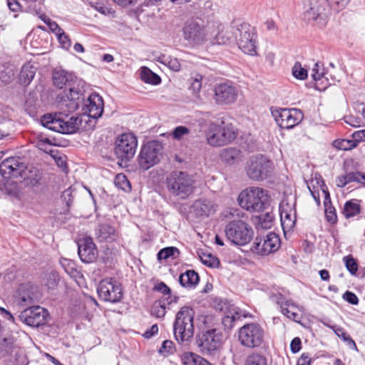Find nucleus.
Listing matches in <instances>:
<instances>
[{
    "mask_svg": "<svg viewBox=\"0 0 365 365\" xmlns=\"http://www.w3.org/2000/svg\"><path fill=\"white\" fill-rule=\"evenodd\" d=\"M59 113H46L41 118V125L48 130L61 134H73L78 129L81 119L78 117H71L68 120V114L76 111L84 101V94L79 88L73 85L57 97Z\"/></svg>",
    "mask_w": 365,
    "mask_h": 365,
    "instance_id": "f257e3e1",
    "label": "nucleus"
},
{
    "mask_svg": "<svg viewBox=\"0 0 365 365\" xmlns=\"http://www.w3.org/2000/svg\"><path fill=\"white\" fill-rule=\"evenodd\" d=\"M225 338L221 331L215 328L201 330L196 336L195 342L199 351L205 356H218Z\"/></svg>",
    "mask_w": 365,
    "mask_h": 365,
    "instance_id": "f03ea898",
    "label": "nucleus"
},
{
    "mask_svg": "<svg viewBox=\"0 0 365 365\" xmlns=\"http://www.w3.org/2000/svg\"><path fill=\"white\" fill-rule=\"evenodd\" d=\"M195 183L193 176L183 171H173L166 178L168 190L173 196L182 200L193 192Z\"/></svg>",
    "mask_w": 365,
    "mask_h": 365,
    "instance_id": "7ed1b4c3",
    "label": "nucleus"
},
{
    "mask_svg": "<svg viewBox=\"0 0 365 365\" xmlns=\"http://www.w3.org/2000/svg\"><path fill=\"white\" fill-rule=\"evenodd\" d=\"M194 310L189 307H182L177 312L173 325L174 335L177 341H190L194 334Z\"/></svg>",
    "mask_w": 365,
    "mask_h": 365,
    "instance_id": "20e7f679",
    "label": "nucleus"
},
{
    "mask_svg": "<svg viewBox=\"0 0 365 365\" xmlns=\"http://www.w3.org/2000/svg\"><path fill=\"white\" fill-rule=\"evenodd\" d=\"M269 299L277 304L280 312L290 320L299 323L304 309L292 299L288 298L282 291L274 290L269 294Z\"/></svg>",
    "mask_w": 365,
    "mask_h": 365,
    "instance_id": "39448f33",
    "label": "nucleus"
},
{
    "mask_svg": "<svg viewBox=\"0 0 365 365\" xmlns=\"http://www.w3.org/2000/svg\"><path fill=\"white\" fill-rule=\"evenodd\" d=\"M68 140L66 138H41L36 143V147L44 153L50 154L56 164L63 171H67L66 156L59 154L56 147H66Z\"/></svg>",
    "mask_w": 365,
    "mask_h": 365,
    "instance_id": "423d86ee",
    "label": "nucleus"
},
{
    "mask_svg": "<svg viewBox=\"0 0 365 365\" xmlns=\"http://www.w3.org/2000/svg\"><path fill=\"white\" fill-rule=\"evenodd\" d=\"M163 145L156 140H152L143 144L138 157V163L143 170H148L160 161Z\"/></svg>",
    "mask_w": 365,
    "mask_h": 365,
    "instance_id": "0eeeda50",
    "label": "nucleus"
},
{
    "mask_svg": "<svg viewBox=\"0 0 365 365\" xmlns=\"http://www.w3.org/2000/svg\"><path fill=\"white\" fill-rule=\"evenodd\" d=\"M280 245V238L274 232L256 235L252 252L262 257L267 256L277 251Z\"/></svg>",
    "mask_w": 365,
    "mask_h": 365,
    "instance_id": "6e6552de",
    "label": "nucleus"
},
{
    "mask_svg": "<svg viewBox=\"0 0 365 365\" xmlns=\"http://www.w3.org/2000/svg\"><path fill=\"white\" fill-rule=\"evenodd\" d=\"M182 36L185 41L192 45H200L205 43L211 36L207 26L195 21H187L182 29Z\"/></svg>",
    "mask_w": 365,
    "mask_h": 365,
    "instance_id": "1a4fd4ad",
    "label": "nucleus"
},
{
    "mask_svg": "<svg viewBox=\"0 0 365 365\" xmlns=\"http://www.w3.org/2000/svg\"><path fill=\"white\" fill-rule=\"evenodd\" d=\"M277 125L285 129H291L298 125L304 118V114L297 108H279L272 111Z\"/></svg>",
    "mask_w": 365,
    "mask_h": 365,
    "instance_id": "9d476101",
    "label": "nucleus"
},
{
    "mask_svg": "<svg viewBox=\"0 0 365 365\" xmlns=\"http://www.w3.org/2000/svg\"><path fill=\"white\" fill-rule=\"evenodd\" d=\"M98 297L105 302L116 303L123 297L120 284L111 279L101 281L97 289Z\"/></svg>",
    "mask_w": 365,
    "mask_h": 365,
    "instance_id": "9b49d317",
    "label": "nucleus"
},
{
    "mask_svg": "<svg viewBox=\"0 0 365 365\" xmlns=\"http://www.w3.org/2000/svg\"><path fill=\"white\" fill-rule=\"evenodd\" d=\"M225 235L230 242L237 245H246L250 240L248 225L242 220L230 222L226 226Z\"/></svg>",
    "mask_w": 365,
    "mask_h": 365,
    "instance_id": "f8f14e48",
    "label": "nucleus"
},
{
    "mask_svg": "<svg viewBox=\"0 0 365 365\" xmlns=\"http://www.w3.org/2000/svg\"><path fill=\"white\" fill-rule=\"evenodd\" d=\"M26 169V163L19 157L8 158L0 164V174L5 179L22 178Z\"/></svg>",
    "mask_w": 365,
    "mask_h": 365,
    "instance_id": "ddd939ff",
    "label": "nucleus"
},
{
    "mask_svg": "<svg viewBox=\"0 0 365 365\" xmlns=\"http://www.w3.org/2000/svg\"><path fill=\"white\" fill-rule=\"evenodd\" d=\"M48 317V311L40 307L35 306L25 309L19 316V320L31 327H38L43 325Z\"/></svg>",
    "mask_w": 365,
    "mask_h": 365,
    "instance_id": "4468645a",
    "label": "nucleus"
},
{
    "mask_svg": "<svg viewBox=\"0 0 365 365\" xmlns=\"http://www.w3.org/2000/svg\"><path fill=\"white\" fill-rule=\"evenodd\" d=\"M41 295L32 284H21L14 294V302L19 306H27L38 302Z\"/></svg>",
    "mask_w": 365,
    "mask_h": 365,
    "instance_id": "2eb2a0df",
    "label": "nucleus"
},
{
    "mask_svg": "<svg viewBox=\"0 0 365 365\" xmlns=\"http://www.w3.org/2000/svg\"><path fill=\"white\" fill-rule=\"evenodd\" d=\"M274 218L271 208L252 212V224L255 225L256 235H263L269 232L274 225Z\"/></svg>",
    "mask_w": 365,
    "mask_h": 365,
    "instance_id": "dca6fc26",
    "label": "nucleus"
},
{
    "mask_svg": "<svg viewBox=\"0 0 365 365\" xmlns=\"http://www.w3.org/2000/svg\"><path fill=\"white\" fill-rule=\"evenodd\" d=\"M237 97V88L231 82L220 83L215 88V100L218 105L233 103Z\"/></svg>",
    "mask_w": 365,
    "mask_h": 365,
    "instance_id": "f3484780",
    "label": "nucleus"
},
{
    "mask_svg": "<svg viewBox=\"0 0 365 365\" xmlns=\"http://www.w3.org/2000/svg\"><path fill=\"white\" fill-rule=\"evenodd\" d=\"M137 146V138H116L115 153L122 161L128 160L134 156Z\"/></svg>",
    "mask_w": 365,
    "mask_h": 365,
    "instance_id": "a211bd4d",
    "label": "nucleus"
},
{
    "mask_svg": "<svg viewBox=\"0 0 365 365\" xmlns=\"http://www.w3.org/2000/svg\"><path fill=\"white\" fill-rule=\"evenodd\" d=\"M78 253L82 262L91 263L98 257V250L91 237L81 238L78 241Z\"/></svg>",
    "mask_w": 365,
    "mask_h": 365,
    "instance_id": "6ab92c4d",
    "label": "nucleus"
},
{
    "mask_svg": "<svg viewBox=\"0 0 365 365\" xmlns=\"http://www.w3.org/2000/svg\"><path fill=\"white\" fill-rule=\"evenodd\" d=\"M273 169L272 163L262 155H258L252 160V180L267 178Z\"/></svg>",
    "mask_w": 365,
    "mask_h": 365,
    "instance_id": "aec40b11",
    "label": "nucleus"
},
{
    "mask_svg": "<svg viewBox=\"0 0 365 365\" xmlns=\"http://www.w3.org/2000/svg\"><path fill=\"white\" fill-rule=\"evenodd\" d=\"M237 130L232 123L217 120L209 125L207 137H237Z\"/></svg>",
    "mask_w": 365,
    "mask_h": 365,
    "instance_id": "412c9836",
    "label": "nucleus"
},
{
    "mask_svg": "<svg viewBox=\"0 0 365 365\" xmlns=\"http://www.w3.org/2000/svg\"><path fill=\"white\" fill-rule=\"evenodd\" d=\"M329 6L327 0H310L309 8L304 12L307 20H324L328 14Z\"/></svg>",
    "mask_w": 365,
    "mask_h": 365,
    "instance_id": "4be33fe9",
    "label": "nucleus"
},
{
    "mask_svg": "<svg viewBox=\"0 0 365 365\" xmlns=\"http://www.w3.org/2000/svg\"><path fill=\"white\" fill-rule=\"evenodd\" d=\"M84 113H86L89 118H98L103 112V101L102 97L96 93H91L87 99V103L83 108Z\"/></svg>",
    "mask_w": 365,
    "mask_h": 365,
    "instance_id": "5701e85b",
    "label": "nucleus"
},
{
    "mask_svg": "<svg viewBox=\"0 0 365 365\" xmlns=\"http://www.w3.org/2000/svg\"><path fill=\"white\" fill-rule=\"evenodd\" d=\"M294 203L289 205L287 200H282L279 205L280 218L283 230H292L296 222V210Z\"/></svg>",
    "mask_w": 365,
    "mask_h": 365,
    "instance_id": "b1692460",
    "label": "nucleus"
},
{
    "mask_svg": "<svg viewBox=\"0 0 365 365\" xmlns=\"http://www.w3.org/2000/svg\"><path fill=\"white\" fill-rule=\"evenodd\" d=\"M269 204L270 197L267 190L259 187L252 188V212L270 208Z\"/></svg>",
    "mask_w": 365,
    "mask_h": 365,
    "instance_id": "393cba45",
    "label": "nucleus"
},
{
    "mask_svg": "<svg viewBox=\"0 0 365 365\" xmlns=\"http://www.w3.org/2000/svg\"><path fill=\"white\" fill-rule=\"evenodd\" d=\"M195 214L201 217H209L215 213L217 205L210 199H199L192 204Z\"/></svg>",
    "mask_w": 365,
    "mask_h": 365,
    "instance_id": "a878e982",
    "label": "nucleus"
},
{
    "mask_svg": "<svg viewBox=\"0 0 365 365\" xmlns=\"http://www.w3.org/2000/svg\"><path fill=\"white\" fill-rule=\"evenodd\" d=\"M224 317L222 322L226 329H231L234 325V322L240 319L241 317H247V315L235 306L231 305L225 307L223 310Z\"/></svg>",
    "mask_w": 365,
    "mask_h": 365,
    "instance_id": "bb28decb",
    "label": "nucleus"
},
{
    "mask_svg": "<svg viewBox=\"0 0 365 365\" xmlns=\"http://www.w3.org/2000/svg\"><path fill=\"white\" fill-rule=\"evenodd\" d=\"M76 76L64 70L54 71L53 73V85L60 89L71 86L75 81Z\"/></svg>",
    "mask_w": 365,
    "mask_h": 365,
    "instance_id": "cd10ccee",
    "label": "nucleus"
},
{
    "mask_svg": "<svg viewBox=\"0 0 365 365\" xmlns=\"http://www.w3.org/2000/svg\"><path fill=\"white\" fill-rule=\"evenodd\" d=\"M95 235L99 242H111L118 238L115 228L108 224L99 225L95 230Z\"/></svg>",
    "mask_w": 365,
    "mask_h": 365,
    "instance_id": "c85d7f7f",
    "label": "nucleus"
},
{
    "mask_svg": "<svg viewBox=\"0 0 365 365\" xmlns=\"http://www.w3.org/2000/svg\"><path fill=\"white\" fill-rule=\"evenodd\" d=\"M242 29H239L240 37L237 40V45L239 48L245 53L251 54V34L249 31L246 29L245 25L241 26Z\"/></svg>",
    "mask_w": 365,
    "mask_h": 365,
    "instance_id": "c756f323",
    "label": "nucleus"
},
{
    "mask_svg": "<svg viewBox=\"0 0 365 365\" xmlns=\"http://www.w3.org/2000/svg\"><path fill=\"white\" fill-rule=\"evenodd\" d=\"M36 71V67L31 63H28L24 64L19 75V83L25 86L29 85L34 78Z\"/></svg>",
    "mask_w": 365,
    "mask_h": 365,
    "instance_id": "7c9ffc66",
    "label": "nucleus"
},
{
    "mask_svg": "<svg viewBox=\"0 0 365 365\" xmlns=\"http://www.w3.org/2000/svg\"><path fill=\"white\" fill-rule=\"evenodd\" d=\"M180 284L185 288H194L199 282L198 274L194 270H187L179 277Z\"/></svg>",
    "mask_w": 365,
    "mask_h": 365,
    "instance_id": "2f4dec72",
    "label": "nucleus"
},
{
    "mask_svg": "<svg viewBox=\"0 0 365 365\" xmlns=\"http://www.w3.org/2000/svg\"><path fill=\"white\" fill-rule=\"evenodd\" d=\"M140 71V78L144 83L154 86L161 83L160 77L157 73L153 72L149 68L142 66Z\"/></svg>",
    "mask_w": 365,
    "mask_h": 365,
    "instance_id": "473e14b6",
    "label": "nucleus"
},
{
    "mask_svg": "<svg viewBox=\"0 0 365 365\" xmlns=\"http://www.w3.org/2000/svg\"><path fill=\"white\" fill-rule=\"evenodd\" d=\"M360 141H365V138H360L359 140L349 138H336L332 145L339 150H349L356 147Z\"/></svg>",
    "mask_w": 365,
    "mask_h": 365,
    "instance_id": "72a5a7b5",
    "label": "nucleus"
},
{
    "mask_svg": "<svg viewBox=\"0 0 365 365\" xmlns=\"http://www.w3.org/2000/svg\"><path fill=\"white\" fill-rule=\"evenodd\" d=\"M361 207L359 201L356 200H351L346 202L344 204L342 214L345 218L349 219L359 215Z\"/></svg>",
    "mask_w": 365,
    "mask_h": 365,
    "instance_id": "f704fd0d",
    "label": "nucleus"
},
{
    "mask_svg": "<svg viewBox=\"0 0 365 365\" xmlns=\"http://www.w3.org/2000/svg\"><path fill=\"white\" fill-rule=\"evenodd\" d=\"M360 182L359 172H349L338 176L336 179V185L339 187H344L350 182Z\"/></svg>",
    "mask_w": 365,
    "mask_h": 365,
    "instance_id": "c9c22d12",
    "label": "nucleus"
},
{
    "mask_svg": "<svg viewBox=\"0 0 365 365\" xmlns=\"http://www.w3.org/2000/svg\"><path fill=\"white\" fill-rule=\"evenodd\" d=\"M323 192L325 195L324 207L326 219L331 224H334L337 221L336 210L334 207L331 205L329 192L324 190H323Z\"/></svg>",
    "mask_w": 365,
    "mask_h": 365,
    "instance_id": "e433bc0d",
    "label": "nucleus"
},
{
    "mask_svg": "<svg viewBox=\"0 0 365 365\" xmlns=\"http://www.w3.org/2000/svg\"><path fill=\"white\" fill-rule=\"evenodd\" d=\"M197 255L201 262L203 264L212 268H216L219 267L220 260L217 257H215L212 254L208 252H205L203 250H199L197 252Z\"/></svg>",
    "mask_w": 365,
    "mask_h": 365,
    "instance_id": "4c0bfd02",
    "label": "nucleus"
},
{
    "mask_svg": "<svg viewBox=\"0 0 365 365\" xmlns=\"http://www.w3.org/2000/svg\"><path fill=\"white\" fill-rule=\"evenodd\" d=\"M320 63L317 62L312 68V77L316 81V88L321 91L324 90L327 87L328 83H324V73L320 71Z\"/></svg>",
    "mask_w": 365,
    "mask_h": 365,
    "instance_id": "58836bf2",
    "label": "nucleus"
},
{
    "mask_svg": "<svg viewBox=\"0 0 365 365\" xmlns=\"http://www.w3.org/2000/svg\"><path fill=\"white\" fill-rule=\"evenodd\" d=\"M240 152L235 148L224 149L220 153V158L227 164H234L240 158Z\"/></svg>",
    "mask_w": 365,
    "mask_h": 365,
    "instance_id": "ea45409f",
    "label": "nucleus"
},
{
    "mask_svg": "<svg viewBox=\"0 0 365 365\" xmlns=\"http://www.w3.org/2000/svg\"><path fill=\"white\" fill-rule=\"evenodd\" d=\"M240 343L245 346L250 347L251 344V327L249 324L240 328L238 334Z\"/></svg>",
    "mask_w": 365,
    "mask_h": 365,
    "instance_id": "a19ab883",
    "label": "nucleus"
},
{
    "mask_svg": "<svg viewBox=\"0 0 365 365\" xmlns=\"http://www.w3.org/2000/svg\"><path fill=\"white\" fill-rule=\"evenodd\" d=\"M203 76L200 73H195L190 79V85L189 90L192 91L193 96L196 98L199 97L202 88Z\"/></svg>",
    "mask_w": 365,
    "mask_h": 365,
    "instance_id": "79ce46f5",
    "label": "nucleus"
},
{
    "mask_svg": "<svg viewBox=\"0 0 365 365\" xmlns=\"http://www.w3.org/2000/svg\"><path fill=\"white\" fill-rule=\"evenodd\" d=\"M165 299H160L155 301L150 310V313L153 316L157 318H163L166 313Z\"/></svg>",
    "mask_w": 365,
    "mask_h": 365,
    "instance_id": "37998d69",
    "label": "nucleus"
},
{
    "mask_svg": "<svg viewBox=\"0 0 365 365\" xmlns=\"http://www.w3.org/2000/svg\"><path fill=\"white\" fill-rule=\"evenodd\" d=\"M237 202L242 208L249 210L251 207V190L249 188L243 190L239 194Z\"/></svg>",
    "mask_w": 365,
    "mask_h": 365,
    "instance_id": "c03bdc74",
    "label": "nucleus"
},
{
    "mask_svg": "<svg viewBox=\"0 0 365 365\" xmlns=\"http://www.w3.org/2000/svg\"><path fill=\"white\" fill-rule=\"evenodd\" d=\"M264 333L257 324L252 323V347L261 345L264 341Z\"/></svg>",
    "mask_w": 365,
    "mask_h": 365,
    "instance_id": "a18cd8bd",
    "label": "nucleus"
},
{
    "mask_svg": "<svg viewBox=\"0 0 365 365\" xmlns=\"http://www.w3.org/2000/svg\"><path fill=\"white\" fill-rule=\"evenodd\" d=\"M202 358L199 355L192 352H185L181 356V361L183 365H199L202 361Z\"/></svg>",
    "mask_w": 365,
    "mask_h": 365,
    "instance_id": "49530a36",
    "label": "nucleus"
},
{
    "mask_svg": "<svg viewBox=\"0 0 365 365\" xmlns=\"http://www.w3.org/2000/svg\"><path fill=\"white\" fill-rule=\"evenodd\" d=\"M343 262L345 264L346 269L349 272L356 276L358 271V264L356 260L353 257L352 255H347L343 257Z\"/></svg>",
    "mask_w": 365,
    "mask_h": 365,
    "instance_id": "de8ad7c7",
    "label": "nucleus"
},
{
    "mask_svg": "<svg viewBox=\"0 0 365 365\" xmlns=\"http://www.w3.org/2000/svg\"><path fill=\"white\" fill-rule=\"evenodd\" d=\"M14 71L10 66L3 65L0 66V80L4 83H8L11 81L14 77Z\"/></svg>",
    "mask_w": 365,
    "mask_h": 365,
    "instance_id": "09e8293b",
    "label": "nucleus"
},
{
    "mask_svg": "<svg viewBox=\"0 0 365 365\" xmlns=\"http://www.w3.org/2000/svg\"><path fill=\"white\" fill-rule=\"evenodd\" d=\"M160 61L173 71H178L180 69V63L177 58L163 55L160 57Z\"/></svg>",
    "mask_w": 365,
    "mask_h": 365,
    "instance_id": "8fccbe9b",
    "label": "nucleus"
},
{
    "mask_svg": "<svg viewBox=\"0 0 365 365\" xmlns=\"http://www.w3.org/2000/svg\"><path fill=\"white\" fill-rule=\"evenodd\" d=\"M114 183L117 187L124 191L128 192L130 190V185L127 179V177L122 173L116 175Z\"/></svg>",
    "mask_w": 365,
    "mask_h": 365,
    "instance_id": "3c124183",
    "label": "nucleus"
},
{
    "mask_svg": "<svg viewBox=\"0 0 365 365\" xmlns=\"http://www.w3.org/2000/svg\"><path fill=\"white\" fill-rule=\"evenodd\" d=\"M292 73L298 80H305L308 76L307 69L303 68L299 62H296L294 64L292 68Z\"/></svg>",
    "mask_w": 365,
    "mask_h": 365,
    "instance_id": "603ef678",
    "label": "nucleus"
},
{
    "mask_svg": "<svg viewBox=\"0 0 365 365\" xmlns=\"http://www.w3.org/2000/svg\"><path fill=\"white\" fill-rule=\"evenodd\" d=\"M189 133V129L185 126H178L172 133H163L159 135V137H182L184 135Z\"/></svg>",
    "mask_w": 365,
    "mask_h": 365,
    "instance_id": "864d4df0",
    "label": "nucleus"
},
{
    "mask_svg": "<svg viewBox=\"0 0 365 365\" xmlns=\"http://www.w3.org/2000/svg\"><path fill=\"white\" fill-rule=\"evenodd\" d=\"M175 350V347L173 342L170 340H165L163 342L161 347L159 349V353L164 356H168L173 354Z\"/></svg>",
    "mask_w": 365,
    "mask_h": 365,
    "instance_id": "5fc2aeb1",
    "label": "nucleus"
},
{
    "mask_svg": "<svg viewBox=\"0 0 365 365\" xmlns=\"http://www.w3.org/2000/svg\"><path fill=\"white\" fill-rule=\"evenodd\" d=\"M178 251L177 248L173 247H168L163 248L159 251L158 253V259H167L169 257L174 255V254Z\"/></svg>",
    "mask_w": 365,
    "mask_h": 365,
    "instance_id": "6e6d98bb",
    "label": "nucleus"
},
{
    "mask_svg": "<svg viewBox=\"0 0 365 365\" xmlns=\"http://www.w3.org/2000/svg\"><path fill=\"white\" fill-rule=\"evenodd\" d=\"M344 120L347 124L352 127H359L364 123V120L363 121L359 118L355 117L352 115L345 116Z\"/></svg>",
    "mask_w": 365,
    "mask_h": 365,
    "instance_id": "4d7b16f0",
    "label": "nucleus"
},
{
    "mask_svg": "<svg viewBox=\"0 0 365 365\" xmlns=\"http://www.w3.org/2000/svg\"><path fill=\"white\" fill-rule=\"evenodd\" d=\"M343 299L353 305H357L359 304V299L357 296L350 291H346L344 292L343 294Z\"/></svg>",
    "mask_w": 365,
    "mask_h": 365,
    "instance_id": "13d9d810",
    "label": "nucleus"
},
{
    "mask_svg": "<svg viewBox=\"0 0 365 365\" xmlns=\"http://www.w3.org/2000/svg\"><path fill=\"white\" fill-rule=\"evenodd\" d=\"M56 36H58V41L63 48H68L71 46V41L63 31L60 32Z\"/></svg>",
    "mask_w": 365,
    "mask_h": 365,
    "instance_id": "bf43d9fd",
    "label": "nucleus"
},
{
    "mask_svg": "<svg viewBox=\"0 0 365 365\" xmlns=\"http://www.w3.org/2000/svg\"><path fill=\"white\" fill-rule=\"evenodd\" d=\"M275 54L272 51L267 52L264 56V63L269 68H272L274 66Z\"/></svg>",
    "mask_w": 365,
    "mask_h": 365,
    "instance_id": "052dcab7",
    "label": "nucleus"
},
{
    "mask_svg": "<svg viewBox=\"0 0 365 365\" xmlns=\"http://www.w3.org/2000/svg\"><path fill=\"white\" fill-rule=\"evenodd\" d=\"M155 289L157 290V291H159L161 293H163L164 295L165 296H168V297L170 296L171 294V290L163 282H160L159 284H158L155 287Z\"/></svg>",
    "mask_w": 365,
    "mask_h": 365,
    "instance_id": "680f3d73",
    "label": "nucleus"
},
{
    "mask_svg": "<svg viewBox=\"0 0 365 365\" xmlns=\"http://www.w3.org/2000/svg\"><path fill=\"white\" fill-rule=\"evenodd\" d=\"M229 138H207V143L212 146H221L227 143Z\"/></svg>",
    "mask_w": 365,
    "mask_h": 365,
    "instance_id": "e2e57ef3",
    "label": "nucleus"
},
{
    "mask_svg": "<svg viewBox=\"0 0 365 365\" xmlns=\"http://www.w3.org/2000/svg\"><path fill=\"white\" fill-rule=\"evenodd\" d=\"M290 349L292 353H297L301 349V340L299 337L292 339L290 344Z\"/></svg>",
    "mask_w": 365,
    "mask_h": 365,
    "instance_id": "0e129e2a",
    "label": "nucleus"
},
{
    "mask_svg": "<svg viewBox=\"0 0 365 365\" xmlns=\"http://www.w3.org/2000/svg\"><path fill=\"white\" fill-rule=\"evenodd\" d=\"M0 315L4 319L11 322V323H15V318L11 314V313L3 307H0Z\"/></svg>",
    "mask_w": 365,
    "mask_h": 365,
    "instance_id": "69168bd1",
    "label": "nucleus"
},
{
    "mask_svg": "<svg viewBox=\"0 0 365 365\" xmlns=\"http://www.w3.org/2000/svg\"><path fill=\"white\" fill-rule=\"evenodd\" d=\"M311 358L308 354H302L297 361V365H310Z\"/></svg>",
    "mask_w": 365,
    "mask_h": 365,
    "instance_id": "338daca9",
    "label": "nucleus"
},
{
    "mask_svg": "<svg viewBox=\"0 0 365 365\" xmlns=\"http://www.w3.org/2000/svg\"><path fill=\"white\" fill-rule=\"evenodd\" d=\"M252 365H267L266 360L262 356L252 354Z\"/></svg>",
    "mask_w": 365,
    "mask_h": 365,
    "instance_id": "774afa93",
    "label": "nucleus"
}]
</instances>
